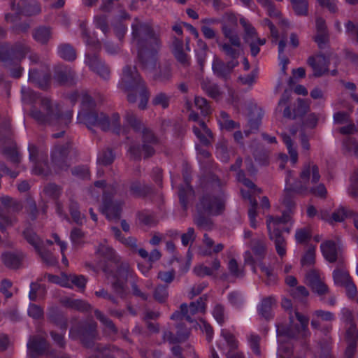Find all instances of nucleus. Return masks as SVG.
I'll list each match as a JSON object with an SVG mask.
<instances>
[{"mask_svg":"<svg viewBox=\"0 0 358 358\" xmlns=\"http://www.w3.org/2000/svg\"><path fill=\"white\" fill-rule=\"evenodd\" d=\"M131 41L136 48L137 61L145 71L152 72L158 64V52L162 47L160 35L152 25L136 17L131 26Z\"/></svg>","mask_w":358,"mask_h":358,"instance_id":"f257e3e1","label":"nucleus"},{"mask_svg":"<svg viewBox=\"0 0 358 358\" xmlns=\"http://www.w3.org/2000/svg\"><path fill=\"white\" fill-rule=\"evenodd\" d=\"M96 106L94 99L87 92L81 93V109L78 114V122L85 124L91 129L92 127L97 126L103 131L113 130L119 134L121 128L120 117L117 113L112 114L110 119L103 112L93 110Z\"/></svg>","mask_w":358,"mask_h":358,"instance_id":"f03ea898","label":"nucleus"},{"mask_svg":"<svg viewBox=\"0 0 358 358\" xmlns=\"http://www.w3.org/2000/svg\"><path fill=\"white\" fill-rule=\"evenodd\" d=\"M30 116L38 124L48 125L60 129L61 131L52 135L53 138L62 137L64 133V129L71 122L73 112L68 111L62 114L59 106L54 105L48 97H42L40 99V108L34 106L30 110Z\"/></svg>","mask_w":358,"mask_h":358,"instance_id":"7ed1b4c3","label":"nucleus"},{"mask_svg":"<svg viewBox=\"0 0 358 358\" xmlns=\"http://www.w3.org/2000/svg\"><path fill=\"white\" fill-rule=\"evenodd\" d=\"M118 87L127 94V100L130 103L136 102L138 94L140 96L138 108L140 110L147 108L150 92L136 66L127 65L123 68Z\"/></svg>","mask_w":358,"mask_h":358,"instance_id":"20e7f679","label":"nucleus"},{"mask_svg":"<svg viewBox=\"0 0 358 358\" xmlns=\"http://www.w3.org/2000/svg\"><path fill=\"white\" fill-rule=\"evenodd\" d=\"M30 51L31 47L24 42H0V62L3 67L10 68L21 63Z\"/></svg>","mask_w":358,"mask_h":358,"instance_id":"39448f33","label":"nucleus"},{"mask_svg":"<svg viewBox=\"0 0 358 358\" xmlns=\"http://www.w3.org/2000/svg\"><path fill=\"white\" fill-rule=\"evenodd\" d=\"M78 150L69 141L64 144H56L50 152L51 165L56 173L66 172L71 166L72 156L76 157Z\"/></svg>","mask_w":358,"mask_h":358,"instance_id":"423d86ee","label":"nucleus"},{"mask_svg":"<svg viewBox=\"0 0 358 358\" xmlns=\"http://www.w3.org/2000/svg\"><path fill=\"white\" fill-rule=\"evenodd\" d=\"M291 219V213L287 211H284L280 217L268 216L267 217L268 236L270 240L273 241L276 252L280 257L286 255L287 241L282 234V230L278 227V224L287 223Z\"/></svg>","mask_w":358,"mask_h":358,"instance_id":"0eeeda50","label":"nucleus"},{"mask_svg":"<svg viewBox=\"0 0 358 358\" xmlns=\"http://www.w3.org/2000/svg\"><path fill=\"white\" fill-rule=\"evenodd\" d=\"M208 299L207 294H203L196 301L191 302L189 305L185 303L180 304L179 310H176L171 316V320L181 321L185 320L189 323H194L196 320L193 316L201 313L205 314L206 312V303Z\"/></svg>","mask_w":358,"mask_h":358,"instance_id":"6e6552de","label":"nucleus"},{"mask_svg":"<svg viewBox=\"0 0 358 358\" xmlns=\"http://www.w3.org/2000/svg\"><path fill=\"white\" fill-rule=\"evenodd\" d=\"M117 264L116 271H105L107 278L112 276L114 281L111 283V287L114 292L120 296V298H124L126 296L127 281L129 277L132 275V270L127 262L120 261L115 262Z\"/></svg>","mask_w":358,"mask_h":358,"instance_id":"1a4fd4ad","label":"nucleus"},{"mask_svg":"<svg viewBox=\"0 0 358 358\" xmlns=\"http://www.w3.org/2000/svg\"><path fill=\"white\" fill-rule=\"evenodd\" d=\"M310 176V166L306 165L300 173V179L296 180L292 185V189H285L283 198L282 199V204L287 208V212L292 213L295 208V202L292 192L303 194L308 189V182Z\"/></svg>","mask_w":358,"mask_h":358,"instance_id":"9d476101","label":"nucleus"},{"mask_svg":"<svg viewBox=\"0 0 358 358\" xmlns=\"http://www.w3.org/2000/svg\"><path fill=\"white\" fill-rule=\"evenodd\" d=\"M96 324L95 322H79L71 327L69 336L73 339H80L81 343L87 348H95L94 340L97 336Z\"/></svg>","mask_w":358,"mask_h":358,"instance_id":"9b49d317","label":"nucleus"},{"mask_svg":"<svg viewBox=\"0 0 358 358\" xmlns=\"http://www.w3.org/2000/svg\"><path fill=\"white\" fill-rule=\"evenodd\" d=\"M226 199L224 195L203 194L196 205V210L207 215H220L225 210Z\"/></svg>","mask_w":358,"mask_h":358,"instance_id":"f8f14e48","label":"nucleus"},{"mask_svg":"<svg viewBox=\"0 0 358 358\" xmlns=\"http://www.w3.org/2000/svg\"><path fill=\"white\" fill-rule=\"evenodd\" d=\"M296 320L300 323V326L296 324L294 329L292 327H286L284 324H276V332L278 336H284L289 338H294L299 334H301L303 338H306L310 335L308 330L309 318L296 310L294 312Z\"/></svg>","mask_w":358,"mask_h":358,"instance_id":"ddd939ff","label":"nucleus"},{"mask_svg":"<svg viewBox=\"0 0 358 358\" xmlns=\"http://www.w3.org/2000/svg\"><path fill=\"white\" fill-rule=\"evenodd\" d=\"M220 23L222 24V31L224 36L233 45L239 46L241 39L235 32V29L238 27V19L235 14L231 12H226L222 16Z\"/></svg>","mask_w":358,"mask_h":358,"instance_id":"4468645a","label":"nucleus"},{"mask_svg":"<svg viewBox=\"0 0 358 358\" xmlns=\"http://www.w3.org/2000/svg\"><path fill=\"white\" fill-rule=\"evenodd\" d=\"M343 339L346 344L343 358H354L357 353L358 345V329L354 322H350L346 327Z\"/></svg>","mask_w":358,"mask_h":358,"instance_id":"2eb2a0df","label":"nucleus"},{"mask_svg":"<svg viewBox=\"0 0 358 358\" xmlns=\"http://www.w3.org/2000/svg\"><path fill=\"white\" fill-rule=\"evenodd\" d=\"M50 76L48 66L45 64H41L40 69L32 68L29 69L28 80L39 88L45 90L48 87Z\"/></svg>","mask_w":358,"mask_h":358,"instance_id":"dca6fc26","label":"nucleus"},{"mask_svg":"<svg viewBox=\"0 0 358 358\" xmlns=\"http://www.w3.org/2000/svg\"><path fill=\"white\" fill-rule=\"evenodd\" d=\"M122 205L123 202L113 201L112 196L104 192L102 206L100 209L108 220H118L121 216Z\"/></svg>","mask_w":358,"mask_h":358,"instance_id":"f3484780","label":"nucleus"},{"mask_svg":"<svg viewBox=\"0 0 358 358\" xmlns=\"http://www.w3.org/2000/svg\"><path fill=\"white\" fill-rule=\"evenodd\" d=\"M305 278L307 285L313 292L319 296H324L329 293V287L321 278L318 270L314 268L309 270L306 272Z\"/></svg>","mask_w":358,"mask_h":358,"instance_id":"a211bd4d","label":"nucleus"},{"mask_svg":"<svg viewBox=\"0 0 358 358\" xmlns=\"http://www.w3.org/2000/svg\"><path fill=\"white\" fill-rule=\"evenodd\" d=\"M29 153V159L35 164V173L38 175L47 176L49 170L41 167L40 163L43 162L45 166L48 167V155L46 150H40L34 144H29L28 146Z\"/></svg>","mask_w":358,"mask_h":358,"instance_id":"6ab92c4d","label":"nucleus"},{"mask_svg":"<svg viewBox=\"0 0 358 358\" xmlns=\"http://www.w3.org/2000/svg\"><path fill=\"white\" fill-rule=\"evenodd\" d=\"M238 61H229L225 63L215 57L213 61L212 70L217 78L227 81L230 78L234 69L238 66Z\"/></svg>","mask_w":358,"mask_h":358,"instance_id":"aec40b11","label":"nucleus"},{"mask_svg":"<svg viewBox=\"0 0 358 358\" xmlns=\"http://www.w3.org/2000/svg\"><path fill=\"white\" fill-rule=\"evenodd\" d=\"M307 64L313 69V76L315 78L321 77L329 71V59L322 53L310 56L307 59Z\"/></svg>","mask_w":358,"mask_h":358,"instance_id":"412c9836","label":"nucleus"},{"mask_svg":"<svg viewBox=\"0 0 358 358\" xmlns=\"http://www.w3.org/2000/svg\"><path fill=\"white\" fill-rule=\"evenodd\" d=\"M85 64L102 79L108 80L110 78V71L109 68L99 59L96 52L93 54L86 53Z\"/></svg>","mask_w":358,"mask_h":358,"instance_id":"4be33fe9","label":"nucleus"},{"mask_svg":"<svg viewBox=\"0 0 358 358\" xmlns=\"http://www.w3.org/2000/svg\"><path fill=\"white\" fill-rule=\"evenodd\" d=\"M49 346V343L44 337L40 335L31 336L27 343L28 354L31 358H38L48 350Z\"/></svg>","mask_w":358,"mask_h":358,"instance_id":"5701e85b","label":"nucleus"},{"mask_svg":"<svg viewBox=\"0 0 358 358\" xmlns=\"http://www.w3.org/2000/svg\"><path fill=\"white\" fill-rule=\"evenodd\" d=\"M320 249L324 259L329 263H334L340 259L341 250L335 241H325L321 243Z\"/></svg>","mask_w":358,"mask_h":358,"instance_id":"b1692460","label":"nucleus"},{"mask_svg":"<svg viewBox=\"0 0 358 358\" xmlns=\"http://www.w3.org/2000/svg\"><path fill=\"white\" fill-rule=\"evenodd\" d=\"M47 318L50 322L59 327L62 331H66L68 327V320L57 307L52 306L48 309Z\"/></svg>","mask_w":358,"mask_h":358,"instance_id":"393cba45","label":"nucleus"},{"mask_svg":"<svg viewBox=\"0 0 358 358\" xmlns=\"http://www.w3.org/2000/svg\"><path fill=\"white\" fill-rule=\"evenodd\" d=\"M199 82L201 88L209 97L217 100L222 96V92L219 85L208 78H201Z\"/></svg>","mask_w":358,"mask_h":358,"instance_id":"a878e982","label":"nucleus"},{"mask_svg":"<svg viewBox=\"0 0 358 358\" xmlns=\"http://www.w3.org/2000/svg\"><path fill=\"white\" fill-rule=\"evenodd\" d=\"M17 13L25 16H32L41 13V8L38 3L34 1L20 0L17 3Z\"/></svg>","mask_w":358,"mask_h":358,"instance_id":"bb28decb","label":"nucleus"},{"mask_svg":"<svg viewBox=\"0 0 358 358\" xmlns=\"http://www.w3.org/2000/svg\"><path fill=\"white\" fill-rule=\"evenodd\" d=\"M55 79L60 85H73L76 80V73L70 67H64L56 71Z\"/></svg>","mask_w":358,"mask_h":358,"instance_id":"cd10ccee","label":"nucleus"},{"mask_svg":"<svg viewBox=\"0 0 358 358\" xmlns=\"http://www.w3.org/2000/svg\"><path fill=\"white\" fill-rule=\"evenodd\" d=\"M52 28L49 26H38L34 29L32 37L41 45H47L52 38Z\"/></svg>","mask_w":358,"mask_h":358,"instance_id":"c85d7f7f","label":"nucleus"},{"mask_svg":"<svg viewBox=\"0 0 358 358\" xmlns=\"http://www.w3.org/2000/svg\"><path fill=\"white\" fill-rule=\"evenodd\" d=\"M79 27L81 30V37L86 45L91 48L94 51H99L101 48V42L96 37L90 36L86 22H81Z\"/></svg>","mask_w":358,"mask_h":358,"instance_id":"c756f323","label":"nucleus"},{"mask_svg":"<svg viewBox=\"0 0 358 358\" xmlns=\"http://www.w3.org/2000/svg\"><path fill=\"white\" fill-rule=\"evenodd\" d=\"M129 191L135 197H145L153 192V188L150 185L142 183L139 180H134L130 183Z\"/></svg>","mask_w":358,"mask_h":358,"instance_id":"7c9ffc66","label":"nucleus"},{"mask_svg":"<svg viewBox=\"0 0 358 358\" xmlns=\"http://www.w3.org/2000/svg\"><path fill=\"white\" fill-rule=\"evenodd\" d=\"M60 303L66 308L76 310L81 312L88 311L91 309V306L85 301L82 299H76L71 297H64L60 300Z\"/></svg>","mask_w":358,"mask_h":358,"instance_id":"2f4dec72","label":"nucleus"},{"mask_svg":"<svg viewBox=\"0 0 358 358\" xmlns=\"http://www.w3.org/2000/svg\"><path fill=\"white\" fill-rule=\"evenodd\" d=\"M96 318L104 326V331L110 336L117 335L118 329L114 322L99 309L94 311Z\"/></svg>","mask_w":358,"mask_h":358,"instance_id":"473e14b6","label":"nucleus"},{"mask_svg":"<svg viewBox=\"0 0 358 358\" xmlns=\"http://www.w3.org/2000/svg\"><path fill=\"white\" fill-rule=\"evenodd\" d=\"M0 202L3 207V210L8 213H19L23 208L21 201L15 199L9 196H2L0 197Z\"/></svg>","mask_w":358,"mask_h":358,"instance_id":"72a5a7b5","label":"nucleus"},{"mask_svg":"<svg viewBox=\"0 0 358 358\" xmlns=\"http://www.w3.org/2000/svg\"><path fill=\"white\" fill-rule=\"evenodd\" d=\"M23 255L21 253L6 252L2 254L1 259L4 265L10 269H17L20 267Z\"/></svg>","mask_w":358,"mask_h":358,"instance_id":"f704fd0d","label":"nucleus"},{"mask_svg":"<svg viewBox=\"0 0 358 358\" xmlns=\"http://www.w3.org/2000/svg\"><path fill=\"white\" fill-rule=\"evenodd\" d=\"M275 303V300L273 296H268L263 299L258 306L259 314L266 320L273 317L272 306Z\"/></svg>","mask_w":358,"mask_h":358,"instance_id":"c9c22d12","label":"nucleus"},{"mask_svg":"<svg viewBox=\"0 0 358 358\" xmlns=\"http://www.w3.org/2000/svg\"><path fill=\"white\" fill-rule=\"evenodd\" d=\"M68 208L73 221L78 225H83L86 217L80 213L79 204L73 198H70Z\"/></svg>","mask_w":358,"mask_h":358,"instance_id":"e433bc0d","label":"nucleus"},{"mask_svg":"<svg viewBox=\"0 0 358 358\" xmlns=\"http://www.w3.org/2000/svg\"><path fill=\"white\" fill-rule=\"evenodd\" d=\"M206 213L196 210L193 222L199 229L210 231L213 227V222Z\"/></svg>","mask_w":358,"mask_h":358,"instance_id":"4c0bfd02","label":"nucleus"},{"mask_svg":"<svg viewBox=\"0 0 358 358\" xmlns=\"http://www.w3.org/2000/svg\"><path fill=\"white\" fill-rule=\"evenodd\" d=\"M241 44L239 46H236L233 45L230 41L228 43H220L218 42V46L220 50L224 52V54L230 59V61H238L241 51Z\"/></svg>","mask_w":358,"mask_h":358,"instance_id":"58836bf2","label":"nucleus"},{"mask_svg":"<svg viewBox=\"0 0 358 358\" xmlns=\"http://www.w3.org/2000/svg\"><path fill=\"white\" fill-rule=\"evenodd\" d=\"M194 191L193 187L187 184V185H180L178 187V197L180 203L184 210L188 207L189 199L193 196Z\"/></svg>","mask_w":358,"mask_h":358,"instance_id":"ea45409f","label":"nucleus"},{"mask_svg":"<svg viewBox=\"0 0 358 358\" xmlns=\"http://www.w3.org/2000/svg\"><path fill=\"white\" fill-rule=\"evenodd\" d=\"M311 327L314 329L320 330L321 334L324 336V341L327 344H331L333 342V337L331 336V331L333 329L332 324H324L321 326L320 322L316 319L311 320Z\"/></svg>","mask_w":358,"mask_h":358,"instance_id":"a19ab883","label":"nucleus"},{"mask_svg":"<svg viewBox=\"0 0 358 358\" xmlns=\"http://www.w3.org/2000/svg\"><path fill=\"white\" fill-rule=\"evenodd\" d=\"M96 253L99 254L106 260L114 263L118 262L120 258L113 248L104 244L99 245L96 250Z\"/></svg>","mask_w":358,"mask_h":358,"instance_id":"79ce46f5","label":"nucleus"},{"mask_svg":"<svg viewBox=\"0 0 358 358\" xmlns=\"http://www.w3.org/2000/svg\"><path fill=\"white\" fill-rule=\"evenodd\" d=\"M264 113L259 108L255 107L249 113L248 125L251 131L258 130Z\"/></svg>","mask_w":358,"mask_h":358,"instance_id":"37998d69","label":"nucleus"},{"mask_svg":"<svg viewBox=\"0 0 358 358\" xmlns=\"http://www.w3.org/2000/svg\"><path fill=\"white\" fill-rule=\"evenodd\" d=\"M22 236L27 243L31 245L35 250H38L41 246L43 245V240L31 228L25 229L22 232Z\"/></svg>","mask_w":358,"mask_h":358,"instance_id":"c03bdc74","label":"nucleus"},{"mask_svg":"<svg viewBox=\"0 0 358 358\" xmlns=\"http://www.w3.org/2000/svg\"><path fill=\"white\" fill-rule=\"evenodd\" d=\"M58 54L62 59L73 62L76 59V51L74 48L69 43H62L58 47Z\"/></svg>","mask_w":358,"mask_h":358,"instance_id":"a18cd8bd","label":"nucleus"},{"mask_svg":"<svg viewBox=\"0 0 358 358\" xmlns=\"http://www.w3.org/2000/svg\"><path fill=\"white\" fill-rule=\"evenodd\" d=\"M251 243L252 251L256 256L257 259L262 262L266 252V245L265 242L263 240L255 239L252 241Z\"/></svg>","mask_w":358,"mask_h":358,"instance_id":"49530a36","label":"nucleus"},{"mask_svg":"<svg viewBox=\"0 0 358 358\" xmlns=\"http://www.w3.org/2000/svg\"><path fill=\"white\" fill-rule=\"evenodd\" d=\"M118 348L113 345H102L96 343L94 351L103 354V358H116L110 354L111 352L118 350ZM88 358H98L96 355L90 356Z\"/></svg>","mask_w":358,"mask_h":358,"instance_id":"de8ad7c7","label":"nucleus"},{"mask_svg":"<svg viewBox=\"0 0 358 358\" xmlns=\"http://www.w3.org/2000/svg\"><path fill=\"white\" fill-rule=\"evenodd\" d=\"M167 285H158L153 291L154 299L159 303H164L169 298V290Z\"/></svg>","mask_w":358,"mask_h":358,"instance_id":"09e8293b","label":"nucleus"},{"mask_svg":"<svg viewBox=\"0 0 358 358\" xmlns=\"http://www.w3.org/2000/svg\"><path fill=\"white\" fill-rule=\"evenodd\" d=\"M240 23L244 29L245 43L255 41L258 35L255 28L243 17L240 19Z\"/></svg>","mask_w":358,"mask_h":358,"instance_id":"8fccbe9b","label":"nucleus"},{"mask_svg":"<svg viewBox=\"0 0 358 358\" xmlns=\"http://www.w3.org/2000/svg\"><path fill=\"white\" fill-rule=\"evenodd\" d=\"M2 154L15 165L17 166L21 162V156L15 146L5 147Z\"/></svg>","mask_w":358,"mask_h":358,"instance_id":"3c124183","label":"nucleus"},{"mask_svg":"<svg viewBox=\"0 0 358 358\" xmlns=\"http://www.w3.org/2000/svg\"><path fill=\"white\" fill-rule=\"evenodd\" d=\"M115 155L113 150L107 148L101 151L97 157V163L103 166L110 165L115 160Z\"/></svg>","mask_w":358,"mask_h":358,"instance_id":"603ef678","label":"nucleus"},{"mask_svg":"<svg viewBox=\"0 0 358 358\" xmlns=\"http://www.w3.org/2000/svg\"><path fill=\"white\" fill-rule=\"evenodd\" d=\"M124 117L127 122L136 132H140L145 127L141 120L131 111H127Z\"/></svg>","mask_w":358,"mask_h":358,"instance_id":"864d4df0","label":"nucleus"},{"mask_svg":"<svg viewBox=\"0 0 358 358\" xmlns=\"http://www.w3.org/2000/svg\"><path fill=\"white\" fill-rule=\"evenodd\" d=\"M194 104L198 109L201 110V114L203 116H208L212 113V109L210 106L208 101L201 96H196L194 98Z\"/></svg>","mask_w":358,"mask_h":358,"instance_id":"5fc2aeb1","label":"nucleus"},{"mask_svg":"<svg viewBox=\"0 0 358 358\" xmlns=\"http://www.w3.org/2000/svg\"><path fill=\"white\" fill-rule=\"evenodd\" d=\"M171 100V96L164 93L159 92L155 94L152 99V104L155 106H161L163 109L169 107Z\"/></svg>","mask_w":358,"mask_h":358,"instance_id":"6e6d98bb","label":"nucleus"},{"mask_svg":"<svg viewBox=\"0 0 358 358\" xmlns=\"http://www.w3.org/2000/svg\"><path fill=\"white\" fill-rule=\"evenodd\" d=\"M17 222L16 217L10 216L2 208L0 207V231H6L7 227L13 226Z\"/></svg>","mask_w":358,"mask_h":358,"instance_id":"4d7b16f0","label":"nucleus"},{"mask_svg":"<svg viewBox=\"0 0 358 358\" xmlns=\"http://www.w3.org/2000/svg\"><path fill=\"white\" fill-rule=\"evenodd\" d=\"M289 101V94L287 92V90H285L281 95V97L278 101L276 110H278L281 106H286L285 108L283 110V117L288 119H293L294 114L292 115L289 106H287Z\"/></svg>","mask_w":358,"mask_h":358,"instance_id":"13d9d810","label":"nucleus"},{"mask_svg":"<svg viewBox=\"0 0 358 358\" xmlns=\"http://www.w3.org/2000/svg\"><path fill=\"white\" fill-rule=\"evenodd\" d=\"M292 8L298 15H308V3L307 0H289Z\"/></svg>","mask_w":358,"mask_h":358,"instance_id":"bf43d9fd","label":"nucleus"},{"mask_svg":"<svg viewBox=\"0 0 358 358\" xmlns=\"http://www.w3.org/2000/svg\"><path fill=\"white\" fill-rule=\"evenodd\" d=\"M171 68L169 64H166L159 68V71L154 76V79L162 83H166L171 78Z\"/></svg>","mask_w":358,"mask_h":358,"instance_id":"052dcab7","label":"nucleus"},{"mask_svg":"<svg viewBox=\"0 0 358 358\" xmlns=\"http://www.w3.org/2000/svg\"><path fill=\"white\" fill-rule=\"evenodd\" d=\"M25 210L32 221L37 219L39 212L36 201L31 197L26 199Z\"/></svg>","mask_w":358,"mask_h":358,"instance_id":"680f3d73","label":"nucleus"},{"mask_svg":"<svg viewBox=\"0 0 358 358\" xmlns=\"http://www.w3.org/2000/svg\"><path fill=\"white\" fill-rule=\"evenodd\" d=\"M334 280L336 284L344 286L348 281L352 280L348 272L343 269H336L333 273Z\"/></svg>","mask_w":358,"mask_h":358,"instance_id":"e2e57ef3","label":"nucleus"},{"mask_svg":"<svg viewBox=\"0 0 358 358\" xmlns=\"http://www.w3.org/2000/svg\"><path fill=\"white\" fill-rule=\"evenodd\" d=\"M221 336L225 340L229 350V351H234L238 349V342L235 336L227 329H222Z\"/></svg>","mask_w":358,"mask_h":358,"instance_id":"0e129e2a","label":"nucleus"},{"mask_svg":"<svg viewBox=\"0 0 358 358\" xmlns=\"http://www.w3.org/2000/svg\"><path fill=\"white\" fill-rule=\"evenodd\" d=\"M315 263V246H310L301 259L303 267L310 266Z\"/></svg>","mask_w":358,"mask_h":358,"instance_id":"69168bd1","label":"nucleus"},{"mask_svg":"<svg viewBox=\"0 0 358 358\" xmlns=\"http://www.w3.org/2000/svg\"><path fill=\"white\" fill-rule=\"evenodd\" d=\"M142 133V142L143 143H148L150 144H157L159 141L157 136L148 127H144L141 131Z\"/></svg>","mask_w":358,"mask_h":358,"instance_id":"338daca9","label":"nucleus"},{"mask_svg":"<svg viewBox=\"0 0 358 358\" xmlns=\"http://www.w3.org/2000/svg\"><path fill=\"white\" fill-rule=\"evenodd\" d=\"M350 185L348 187V194L353 198L358 196V170H355L350 177Z\"/></svg>","mask_w":358,"mask_h":358,"instance_id":"774afa93","label":"nucleus"}]
</instances>
